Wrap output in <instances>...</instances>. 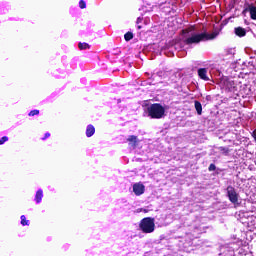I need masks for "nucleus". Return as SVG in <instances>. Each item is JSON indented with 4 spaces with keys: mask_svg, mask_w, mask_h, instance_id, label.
<instances>
[{
    "mask_svg": "<svg viewBox=\"0 0 256 256\" xmlns=\"http://www.w3.org/2000/svg\"><path fill=\"white\" fill-rule=\"evenodd\" d=\"M142 21H143V18H141V17H138V18H137V21H136V23H137V24H139V23H141Z\"/></svg>",
    "mask_w": 256,
    "mask_h": 256,
    "instance_id": "nucleus-22",
    "label": "nucleus"
},
{
    "mask_svg": "<svg viewBox=\"0 0 256 256\" xmlns=\"http://www.w3.org/2000/svg\"><path fill=\"white\" fill-rule=\"evenodd\" d=\"M233 51H234L233 49H230V50L228 51V53H231V54H232V53H233Z\"/></svg>",
    "mask_w": 256,
    "mask_h": 256,
    "instance_id": "nucleus-23",
    "label": "nucleus"
},
{
    "mask_svg": "<svg viewBox=\"0 0 256 256\" xmlns=\"http://www.w3.org/2000/svg\"><path fill=\"white\" fill-rule=\"evenodd\" d=\"M133 192L135 195H143L145 193V185L136 183L133 185Z\"/></svg>",
    "mask_w": 256,
    "mask_h": 256,
    "instance_id": "nucleus-5",
    "label": "nucleus"
},
{
    "mask_svg": "<svg viewBox=\"0 0 256 256\" xmlns=\"http://www.w3.org/2000/svg\"><path fill=\"white\" fill-rule=\"evenodd\" d=\"M194 107H195V109H196L198 115H202V113H203V105H201V102H199V101L196 100V101L194 102Z\"/></svg>",
    "mask_w": 256,
    "mask_h": 256,
    "instance_id": "nucleus-9",
    "label": "nucleus"
},
{
    "mask_svg": "<svg viewBox=\"0 0 256 256\" xmlns=\"http://www.w3.org/2000/svg\"><path fill=\"white\" fill-rule=\"evenodd\" d=\"M127 141L130 142V144L132 145V147H137V136H135V135H130V136L127 138Z\"/></svg>",
    "mask_w": 256,
    "mask_h": 256,
    "instance_id": "nucleus-12",
    "label": "nucleus"
},
{
    "mask_svg": "<svg viewBox=\"0 0 256 256\" xmlns=\"http://www.w3.org/2000/svg\"><path fill=\"white\" fill-rule=\"evenodd\" d=\"M198 77H200L202 81H209V76H207V68H199Z\"/></svg>",
    "mask_w": 256,
    "mask_h": 256,
    "instance_id": "nucleus-6",
    "label": "nucleus"
},
{
    "mask_svg": "<svg viewBox=\"0 0 256 256\" xmlns=\"http://www.w3.org/2000/svg\"><path fill=\"white\" fill-rule=\"evenodd\" d=\"M49 137H51V133L47 132V133H45V135L42 138V140L45 141V139H49Z\"/></svg>",
    "mask_w": 256,
    "mask_h": 256,
    "instance_id": "nucleus-21",
    "label": "nucleus"
},
{
    "mask_svg": "<svg viewBox=\"0 0 256 256\" xmlns=\"http://www.w3.org/2000/svg\"><path fill=\"white\" fill-rule=\"evenodd\" d=\"M147 111L148 117L151 119H163L165 117V107L159 103L151 104Z\"/></svg>",
    "mask_w": 256,
    "mask_h": 256,
    "instance_id": "nucleus-2",
    "label": "nucleus"
},
{
    "mask_svg": "<svg viewBox=\"0 0 256 256\" xmlns=\"http://www.w3.org/2000/svg\"><path fill=\"white\" fill-rule=\"evenodd\" d=\"M78 47H79V49L81 50V51H83V49H89V44L88 43H85V42H80L79 44H78Z\"/></svg>",
    "mask_w": 256,
    "mask_h": 256,
    "instance_id": "nucleus-13",
    "label": "nucleus"
},
{
    "mask_svg": "<svg viewBox=\"0 0 256 256\" xmlns=\"http://www.w3.org/2000/svg\"><path fill=\"white\" fill-rule=\"evenodd\" d=\"M182 33L184 35V43L186 45H197V43H201V41H211V39H215L217 37V34L215 33H199V30H197L195 26L186 28Z\"/></svg>",
    "mask_w": 256,
    "mask_h": 256,
    "instance_id": "nucleus-1",
    "label": "nucleus"
},
{
    "mask_svg": "<svg viewBox=\"0 0 256 256\" xmlns=\"http://www.w3.org/2000/svg\"><path fill=\"white\" fill-rule=\"evenodd\" d=\"M93 135H95V126L90 124L86 128V136L93 137Z\"/></svg>",
    "mask_w": 256,
    "mask_h": 256,
    "instance_id": "nucleus-7",
    "label": "nucleus"
},
{
    "mask_svg": "<svg viewBox=\"0 0 256 256\" xmlns=\"http://www.w3.org/2000/svg\"><path fill=\"white\" fill-rule=\"evenodd\" d=\"M208 169L209 171H215V169H217V166H215V164H210Z\"/></svg>",
    "mask_w": 256,
    "mask_h": 256,
    "instance_id": "nucleus-20",
    "label": "nucleus"
},
{
    "mask_svg": "<svg viewBox=\"0 0 256 256\" xmlns=\"http://www.w3.org/2000/svg\"><path fill=\"white\" fill-rule=\"evenodd\" d=\"M183 54L185 55V54H186V52H183Z\"/></svg>",
    "mask_w": 256,
    "mask_h": 256,
    "instance_id": "nucleus-25",
    "label": "nucleus"
},
{
    "mask_svg": "<svg viewBox=\"0 0 256 256\" xmlns=\"http://www.w3.org/2000/svg\"><path fill=\"white\" fill-rule=\"evenodd\" d=\"M35 201H36V203H41V201H43V190L42 189H39L36 192Z\"/></svg>",
    "mask_w": 256,
    "mask_h": 256,
    "instance_id": "nucleus-11",
    "label": "nucleus"
},
{
    "mask_svg": "<svg viewBox=\"0 0 256 256\" xmlns=\"http://www.w3.org/2000/svg\"><path fill=\"white\" fill-rule=\"evenodd\" d=\"M9 141V138L7 136H4L0 138V145H3L4 143H7Z\"/></svg>",
    "mask_w": 256,
    "mask_h": 256,
    "instance_id": "nucleus-19",
    "label": "nucleus"
},
{
    "mask_svg": "<svg viewBox=\"0 0 256 256\" xmlns=\"http://www.w3.org/2000/svg\"><path fill=\"white\" fill-rule=\"evenodd\" d=\"M235 34L238 37H245V35H247V32L245 31L244 28L238 27V28H235Z\"/></svg>",
    "mask_w": 256,
    "mask_h": 256,
    "instance_id": "nucleus-10",
    "label": "nucleus"
},
{
    "mask_svg": "<svg viewBox=\"0 0 256 256\" xmlns=\"http://www.w3.org/2000/svg\"><path fill=\"white\" fill-rule=\"evenodd\" d=\"M219 151H221V153H224V155H227L229 153V148H227V147H220Z\"/></svg>",
    "mask_w": 256,
    "mask_h": 256,
    "instance_id": "nucleus-16",
    "label": "nucleus"
},
{
    "mask_svg": "<svg viewBox=\"0 0 256 256\" xmlns=\"http://www.w3.org/2000/svg\"><path fill=\"white\" fill-rule=\"evenodd\" d=\"M20 219H21V225H23V227H25V225H29V220H27L25 215H22Z\"/></svg>",
    "mask_w": 256,
    "mask_h": 256,
    "instance_id": "nucleus-14",
    "label": "nucleus"
},
{
    "mask_svg": "<svg viewBox=\"0 0 256 256\" xmlns=\"http://www.w3.org/2000/svg\"><path fill=\"white\" fill-rule=\"evenodd\" d=\"M226 196L232 205H239V194L237 193V189H235V187L231 185L228 186L226 188Z\"/></svg>",
    "mask_w": 256,
    "mask_h": 256,
    "instance_id": "nucleus-4",
    "label": "nucleus"
},
{
    "mask_svg": "<svg viewBox=\"0 0 256 256\" xmlns=\"http://www.w3.org/2000/svg\"><path fill=\"white\" fill-rule=\"evenodd\" d=\"M248 11L250 13V18L253 19V21H256V6L250 5Z\"/></svg>",
    "mask_w": 256,
    "mask_h": 256,
    "instance_id": "nucleus-8",
    "label": "nucleus"
},
{
    "mask_svg": "<svg viewBox=\"0 0 256 256\" xmlns=\"http://www.w3.org/2000/svg\"><path fill=\"white\" fill-rule=\"evenodd\" d=\"M124 39H125V41H131V39H133V33L127 32V33L124 35Z\"/></svg>",
    "mask_w": 256,
    "mask_h": 256,
    "instance_id": "nucleus-15",
    "label": "nucleus"
},
{
    "mask_svg": "<svg viewBox=\"0 0 256 256\" xmlns=\"http://www.w3.org/2000/svg\"><path fill=\"white\" fill-rule=\"evenodd\" d=\"M79 7H80V9H85L87 7V3H85L84 0H80Z\"/></svg>",
    "mask_w": 256,
    "mask_h": 256,
    "instance_id": "nucleus-17",
    "label": "nucleus"
},
{
    "mask_svg": "<svg viewBox=\"0 0 256 256\" xmlns=\"http://www.w3.org/2000/svg\"><path fill=\"white\" fill-rule=\"evenodd\" d=\"M138 29H141V26H138Z\"/></svg>",
    "mask_w": 256,
    "mask_h": 256,
    "instance_id": "nucleus-24",
    "label": "nucleus"
},
{
    "mask_svg": "<svg viewBox=\"0 0 256 256\" xmlns=\"http://www.w3.org/2000/svg\"><path fill=\"white\" fill-rule=\"evenodd\" d=\"M35 115H39V110H32L29 112V117H35Z\"/></svg>",
    "mask_w": 256,
    "mask_h": 256,
    "instance_id": "nucleus-18",
    "label": "nucleus"
},
{
    "mask_svg": "<svg viewBox=\"0 0 256 256\" xmlns=\"http://www.w3.org/2000/svg\"><path fill=\"white\" fill-rule=\"evenodd\" d=\"M139 228L142 233H153V231H155V218L146 217L142 219Z\"/></svg>",
    "mask_w": 256,
    "mask_h": 256,
    "instance_id": "nucleus-3",
    "label": "nucleus"
}]
</instances>
